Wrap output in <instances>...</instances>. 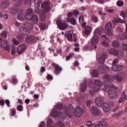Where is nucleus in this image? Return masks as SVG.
I'll list each match as a JSON object with an SVG mask.
<instances>
[{
    "label": "nucleus",
    "mask_w": 127,
    "mask_h": 127,
    "mask_svg": "<svg viewBox=\"0 0 127 127\" xmlns=\"http://www.w3.org/2000/svg\"><path fill=\"white\" fill-rule=\"evenodd\" d=\"M42 8H44V12H48L51 9L50 5H49V2L46 1L43 3L41 5Z\"/></svg>",
    "instance_id": "nucleus-12"
},
{
    "label": "nucleus",
    "mask_w": 127,
    "mask_h": 127,
    "mask_svg": "<svg viewBox=\"0 0 127 127\" xmlns=\"http://www.w3.org/2000/svg\"><path fill=\"white\" fill-rule=\"evenodd\" d=\"M44 126H45V123L44 121H42L40 125V127H44Z\"/></svg>",
    "instance_id": "nucleus-61"
},
{
    "label": "nucleus",
    "mask_w": 127,
    "mask_h": 127,
    "mask_svg": "<svg viewBox=\"0 0 127 127\" xmlns=\"http://www.w3.org/2000/svg\"><path fill=\"white\" fill-rule=\"evenodd\" d=\"M70 23L71 24H72V25H76V19H75L74 18H71L70 19Z\"/></svg>",
    "instance_id": "nucleus-44"
},
{
    "label": "nucleus",
    "mask_w": 127,
    "mask_h": 127,
    "mask_svg": "<svg viewBox=\"0 0 127 127\" xmlns=\"http://www.w3.org/2000/svg\"><path fill=\"white\" fill-rule=\"evenodd\" d=\"M107 11L109 12V13H112V12H114V10L113 9H107Z\"/></svg>",
    "instance_id": "nucleus-60"
},
{
    "label": "nucleus",
    "mask_w": 127,
    "mask_h": 127,
    "mask_svg": "<svg viewBox=\"0 0 127 127\" xmlns=\"http://www.w3.org/2000/svg\"><path fill=\"white\" fill-rule=\"evenodd\" d=\"M125 76H126V74H125L124 72H121L114 75L113 78L115 80H116V81H118V82H122V81H123V79L125 78Z\"/></svg>",
    "instance_id": "nucleus-11"
},
{
    "label": "nucleus",
    "mask_w": 127,
    "mask_h": 127,
    "mask_svg": "<svg viewBox=\"0 0 127 127\" xmlns=\"http://www.w3.org/2000/svg\"><path fill=\"white\" fill-rule=\"evenodd\" d=\"M17 39L19 40V41H22V40H23V37L21 35H18L17 36Z\"/></svg>",
    "instance_id": "nucleus-53"
},
{
    "label": "nucleus",
    "mask_w": 127,
    "mask_h": 127,
    "mask_svg": "<svg viewBox=\"0 0 127 127\" xmlns=\"http://www.w3.org/2000/svg\"><path fill=\"white\" fill-rule=\"evenodd\" d=\"M103 78L105 79L103 82V84L105 86L103 88L104 91L108 92V95L110 99H116L118 97V92L115 90L118 88L112 83V76L110 74H105Z\"/></svg>",
    "instance_id": "nucleus-1"
},
{
    "label": "nucleus",
    "mask_w": 127,
    "mask_h": 127,
    "mask_svg": "<svg viewBox=\"0 0 127 127\" xmlns=\"http://www.w3.org/2000/svg\"><path fill=\"white\" fill-rule=\"evenodd\" d=\"M91 31H92V28L89 26H86L83 31V33L85 35H89L90 33H91Z\"/></svg>",
    "instance_id": "nucleus-24"
},
{
    "label": "nucleus",
    "mask_w": 127,
    "mask_h": 127,
    "mask_svg": "<svg viewBox=\"0 0 127 127\" xmlns=\"http://www.w3.org/2000/svg\"><path fill=\"white\" fill-rule=\"evenodd\" d=\"M5 103L6 104V105H7V107H8V108L10 107V101H9L8 99L5 100Z\"/></svg>",
    "instance_id": "nucleus-50"
},
{
    "label": "nucleus",
    "mask_w": 127,
    "mask_h": 127,
    "mask_svg": "<svg viewBox=\"0 0 127 127\" xmlns=\"http://www.w3.org/2000/svg\"><path fill=\"white\" fill-rule=\"evenodd\" d=\"M13 43L15 45H18L19 44V41H18L15 39H13Z\"/></svg>",
    "instance_id": "nucleus-54"
},
{
    "label": "nucleus",
    "mask_w": 127,
    "mask_h": 127,
    "mask_svg": "<svg viewBox=\"0 0 127 127\" xmlns=\"http://www.w3.org/2000/svg\"><path fill=\"white\" fill-rule=\"evenodd\" d=\"M122 48L125 51H127V44L126 43H124L122 44Z\"/></svg>",
    "instance_id": "nucleus-49"
},
{
    "label": "nucleus",
    "mask_w": 127,
    "mask_h": 127,
    "mask_svg": "<svg viewBox=\"0 0 127 127\" xmlns=\"http://www.w3.org/2000/svg\"><path fill=\"white\" fill-rule=\"evenodd\" d=\"M53 124V120L51 118H49L47 122V127H50Z\"/></svg>",
    "instance_id": "nucleus-35"
},
{
    "label": "nucleus",
    "mask_w": 127,
    "mask_h": 127,
    "mask_svg": "<svg viewBox=\"0 0 127 127\" xmlns=\"http://www.w3.org/2000/svg\"><path fill=\"white\" fill-rule=\"evenodd\" d=\"M101 107L103 108V110L105 113H108L110 111V105L105 102L102 103V106Z\"/></svg>",
    "instance_id": "nucleus-20"
},
{
    "label": "nucleus",
    "mask_w": 127,
    "mask_h": 127,
    "mask_svg": "<svg viewBox=\"0 0 127 127\" xmlns=\"http://www.w3.org/2000/svg\"><path fill=\"white\" fill-rule=\"evenodd\" d=\"M94 84L98 87H101L102 86V82L99 79H96L94 81Z\"/></svg>",
    "instance_id": "nucleus-36"
},
{
    "label": "nucleus",
    "mask_w": 127,
    "mask_h": 127,
    "mask_svg": "<svg viewBox=\"0 0 127 127\" xmlns=\"http://www.w3.org/2000/svg\"><path fill=\"white\" fill-rule=\"evenodd\" d=\"M123 66L122 65H120V64H116V65H113L112 66V70H113V71H122V70H123Z\"/></svg>",
    "instance_id": "nucleus-22"
},
{
    "label": "nucleus",
    "mask_w": 127,
    "mask_h": 127,
    "mask_svg": "<svg viewBox=\"0 0 127 127\" xmlns=\"http://www.w3.org/2000/svg\"><path fill=\"white\" fill-rule=\"evenodd\" d=\"M52 115L55 118H57V117H59L61 115V112L60 111L56 110L53 111Z\"/></svg>",
    "instance_id": "nucleus-32"
},
{
    "label": "nucleus",
    "mask_w": 127,
    "mask_h": 127,
    "mask_svg": "<svg viewBox=\"0 0 127 127\" xmlns=\"http://www.w3.org/2000/svg\"><path fill=\"white\" fill-rule=\"evenodd\" d=\"M105 31L107 35L111 36L113 35V25L112 23L109 22L105 26Z\"/></svg>",
    "instance_id": "nucleus-7"
},
{
    "label": "nucleus",
    "mask_w": 127,
    "mask_h": 127,
    "mask_svg": "<svg viewBox=\"0 0 127 127\" xmlns=\"http://www.w3.org/2000/svg\"><path fill=\"white\" fill-rule=\"evenodd\" d=\"M98 72L100 74L107 72V67L104 64L99 65L98 67Z\"/></svg>",
    "instance_id": "nucleus-18"
},
{
    "label": "nucleus",
    "mask_w": 127,
    "mask_h": 127,
    "mask_svg": "<svg viewBox=\"0 0 127 127\" xmlns=\"http://www.w3.org/2000/svg\"><path fill=\"white\" fill-rule=\"evenodd\" d=\"M87 90V82H84L81 83L80 91L81 92H85Z\"/></svg>",
    "instance_id": "nucleus-25"
},
{
    "label": "nucleus",
    "mask_w": 127,
    "mask_h": 127,
    "mask_svg": "<svg viewBox=\"0 0 127 127\" xmlns=\"http://www.w3.org/2000/svg\"><path fill=\"white\" fill-rule=\"evenodd\" d=\"M73 32V30H70L65 33V36L67 37V39H69V40H72V39H73V35H74Z\"/></svg>",
    "instance_id": "nucleus-21"
},
{
    "label": "nucleus",
    "mask_w": 127,
    "mask_h": 127,
    "mask_svg": "<svg viewBox=\"0 0 127 127\" xmlns=\"http://www.w3.org/2000/svg\"><path fill=\"white\" fill-rule=\"evenodd\" d=\"M52 65L55 69V74H56V75H59L60 73H61V71H62V67H61V66L59 64H55V63H53Z\"/></svg>",
    "instance_id": "nucleus-9"
},
{
    "label": "nucleus",
    "mask_w": 127,
    "mask_h": 127,
    "mask_svg": "<svg viewBox=\"0 0 127 127\" xmlns=\"http://www.w3.org/2000/svg\"><path fill=\"white\" fill-rule=\"evenodd\" d=\"M20 11V9L14 7L11 10V13L14 15V14H16V13H18Z\"/></svg>",
    "instance_id": "nucleus-31"
},
{
    "label": "nucleus",
    "mask_w": 127,
    "mask_h": 127,
    "mask_svg": "<svg viewBox=\"0 0 127 127\" xmlns=\"http://www.w3.org/2000/svg\"><path fill=\"white\" fill-rule=\"evenodd\" d=\"M109 53L112 55H116L119 58H122L124 55V52L118 51L114 48L110 49L109 51Z\"/></svg>",
    "instance_id": "nucleus-6"
},
{
    "label": "nucleus",
    "mask_w": 127,
    "mask_h": 127,
    "mask_svg": "<svg viewBox=\"0 0 127 127\" xmlns=\"http://www.w3.org/2000/svg\"><path fill=\"white\" fill-rule=\"evenodd\" d=\"M72 13L73 15H78V14H79V11L77 10H74Z\"/></svg>",
    "instance_id": "nucleus-57"
},
{
    "label": "nucleus",
    "mask_w": 127,
    "mask_h": 127,
    "mask_svg": "<svg viewBox=\"0 0 127 127\" xmlns=\"http://www.w3.org/2000/svg\"><path fill=\"white\" fill-rule=\"evenodd\" d=\"M10 114L12 117H13V116H15V114H16V110H15V109H11Z\"/></svg>",
    "instance_id": "nucleus-47"
},
{
    "label": "nucleus",
    "mask_w": 127,
    "mask_h": 127,
    "mask_svg": "<svg viewBox=\"0 0 127 127\" xmlns=\"http://www.w3.org/2000/svg\"><path fill=\"white\" fill-rule=\"evenodd\" d=\"M25 27L28 30H31L33 28V25L30 23H26L25 24Z\"/></svg>",
    "instance_id": "nucleus-30"
},
{
    "label": "nucleus",
    "mask_w": 127,
    "mask_h": 127,
    "mask_svg": "<svg viewBox=\"0 0 127 127\" xmlns=\"http://www.w3.org/2000/svg\"><path fill=\"white\" fill-rule=\"evenodd\" d=\"M39 27L41 30H44L46 27V25L44 23H40Z\"/></svg>",
    "instance_id": "nucleus-39"
},
{
    "label": "nucleus",
    "mask_w": 127,
    "mask_h": 127,
    "mask_svg": "<svg viewBox=\"0 0 127 127\" xmlns=\"http://www.w3.org/2000/svg\"><path fill=\"white\" fill-rule=\"evenodd\" d=\"M56 108L58 110H62L63 109V105L62 104H59L56 105Z\"/></svg>",
    "instance_id": "nucleus-48"
},
{
    "label": "nucleus",
    "mask_w": 127,
    "mask_h": 127,
    "mask_svg": "<svg viewBox=\"0 0 127 127\" xmlns=\"http://www.w3.org/2000/svg\"><path fill=\"white\" fill-rule=\"evenodd\" d=\"M15 4L17 5V6H20V5H21V2L20 1H17Z\"/></svg>",
    "instance_id": "nucleus-62"
},
{
    "label": "nucleus",
    "mask_w": 127,
    "mask_h": 127,
    "mask_svg": "<svg viewBox=\"0 0 127 127\" xmlns=\"http://www.w3.org/2000/svg\"><path fill=\"white\" fill-rule=\"evenodd\" d=\"M22 9H20V11L18 13L17 19L22 21L24 19V14L22 12Z\"/></svg>",
    "instance_id": "nucleus-23"
},
{
    "label": "nucleus",
    "mask_w": 127,
    "mask_h": 127,
    "mask_svg": "<svg viewBox=\"0 0 127 127\" xmlns=\"http://www.w3.org/2000/svg\"><path fill=\"white\" fill-rule=\"evenodd\" d=\"M20 32L23 35H28V34H29L30 31L28 30V29H27L26 27L24 26L20 28Z\"/></svg>",
    "instance_id": "nucleus-19"
},
{
    "label": "nucleus",
    "mask_w": 127,
    "mask_h": 127,
    "mask_svg": "<svg viewBox=\"0 0 127 127\" xmlns=\"http://www.w3.org/2000/svg\"><path fill=\"white\" fill-rule=\"evenodd\" d=\"M56 23L61 30H65L68 27V24L65 21H62L60 18H58L56 21Z\"/></svg>",
    "instance_id": "nucleus-5"
},
{
    "label": "nucleus",
    "mask_w": 127,
    "mask_h": 127,
    "mask_svg": "<svg viewBox=\"0 0 127 127\" xmlns=\"http://www.w3.org/2000/svg\"><path fill=\"white\" fill-rule=\"evenodd\" d=\"M101 38H103L105 40H106V41H107V40H108V37H107L106 35H102L101 36Z\"/></svg>",
    "instance_id": "nucleus-59"
},
{
    "label": "nucleus",
    "mask_w": 127,
    "mask_h": 127,
    "mask_svg": "<svg viewBox=\"0 0 127 127\" xmlns=\"http://www.w3.org/2000/svg\"><path fill=\"white\" fill-rule=\"evenodd\" d=\"M99 125L100 126H102V127H108L109 125L102 121H99L98 122Z\"/></svg>",
    "instance_id": "nucleus-40"
},
{
    "label": "nucleus",
    "mask_w": 127,
    "mask_h": 127,
    "mask_svg": "<svg viewBox=\"0 0 127 127\" xmlns=\"http://www.w3.org/2000/svg\"><path fill=\"white\" fill-rule=\"evenodd\" d=\"M99 43V37L96 36H93L91 38V45L93 47H94V49H97V44Z\"/></svg>",
    "instance_id": "nucleus-10"
},
{
    "label": "nucleus",
    "mask_w": 127,
    "mask_h": 127,
    "mask_svg": "<svg viewBox=\"0 0 127 127\" xmlns=\"http://www.w3.org/2000/svg\"><path fill=\"white\" fill-rule=\"evenodd\" d=\"M118 62H119V60L117 59H115L113 62V66H114V65H117Z\"/></svg>",
    "instance_id": "nucleus-55"
},
{
    "label": "nucleus",
    "mask_w": 127,
    "mask_h": 127,
    "mask_svg": "<svg viewBox=\"0 0 127 127\" xmlns=\"http://www.w3.org/2000/svg\"><path fill=\"white\" fill-rule=\"evenodd\" d=\"M47 79L48 80H52V79H53V77H52V76H51V75L48 74V75L47 76Z\"/></svg>",
    "instance_id": "nucleus-58"
},
{
    "label": "nucleus",
    "mask_w": 127,
    "mask_h": 127,
    "mask_svg": "<svg viewBox=\"0 0 127 127\" xmlns=\"http://www.w3.org/2000/svg\"><path fill=\"white\" fill-rule=\"evenodd\" d=\"M45 67L42 66L41 69V73H43V72H45Z\"/></svg>",
    "instance_id": "nucleus-63"
},
{
    "label": "nucleus",
    "mask_w": 127,
    "mask_h": 127,
    "mask_svg": "<svg viewBox=\"0 0 127 127\" xmlns=\"http://www.w3.org/2000/svg\"><path fill=\"white\" fill-rule=\"evenodd\" d=\"M24 2L25 5L30 4L31 7L34 6L36 12L38 13L40 12V9H39L40 1L39 0H24Z\"/></svg>",
    "instance_id": "nucleus-3"
},
{
    "label": "nucleus",
    "mask_w": 127,
    "mask_h": 127,
    "mask_svg": "<svg viewBox=\"0 0 127 127\" xmlns=\"http://www.w3.org/2000/svg\"><path fill=\"white\" fill-rule=\"evenodd\" d=\"M12 82L13 84H16V83H17V79L15 77H13L12 78Z\"/></svg>",
    "instance_id": "nucleus-56"
},
{
    "label": "nucleus",
    "mask_w": 127,
    "mask_h": 127,
    "mask_svg": "<svg viewBox=\"0 0 127 127\" xmlns=\"http://www.w3.org/2000/svg\"><path fill=\"white\" fill-rule=\"evenodd\" d=\"M27 13L25 16V18L27 20H31L33 15V13H32V9L30 8H28L27 10Z\"/></svg>",
    "instance_id": "nucleus-15"
},
{
    "label": "nucleus",
    "mask_w": 127,
    "mask_h": 127,
    "mask_svg": "<svg viewBox=\"0 0 127 127\" xmlns=\"http://www.w3.org/2000/svg\"><path fill=\"white\" fill-rule=\"evenodd\" d=\"M92 20L94 21V22H98V17L95 15H92L91 16Z\"/></svg>",
    "instance_id": "nucleus-46"
},
{
    "label": "nucleus",
    "mask_w": 127,
    "mask_h": 127,
    "mask_svg": "<svg viewBox=\"0 0 127 127\" xmlns=\"http://www.w3.org/2000/svg\"><path fill=\"white\" fill-rule=\"evenodd\" d=\"M100 91V87H96L95 88H93L92 90H91L89 92V94L91 96H93V95H94V94L97 92H99Z\"/></svg>",
    "instance_id": "nucleus-27"
},
{
    "label": "nucleus",
    "mask_w": 127,
    "mask_h": 127,
    "mask_svg": "<svg viewBox=\"0 0 127 127\" xmlns=\"http://www.w3.org/2000/svg\"><path fill=\"white\" fill-rule=\"evenodd\" d=\"M92 75L93 77H98L99 76V73H98V71L96 70H93L92 72Z\"/></svg>",
    "instance_id": "nucleus-41"
},
{
    "label": "nucleus",
    "mask_w": 127,
    "mask_h": 127,
    "mask_svg": "<svg viewBox=\"0 0 127 127\" xmlns=\"http://www.w3.org/2000/svg\"><path fill=\"white\" fill-rule=\"evenodd\" d=\"M4 105H5L4 100L1 99L0 100V106H1L2 107L4 106Z\"/></svg>",
    "instance_id": "nucleus-51"
},
{
    "label": "nucleus",
    "mask_w": 127,
    "mask_h": 127,
    "mask_svg": "<svg viewBox=\"0 0 127 127\" xmlns=\"http://www.w3.org/2000/svg\"><path fill=\"white\" fill-rule=\"evenodd\" d=\"M64 113L66 116H67L68 118L71 119L73 114L76 118H80L82 116V108L80 106H77L76 108V109L73 108L72 105L69 104L67 107L65 106L64 108Z\"/></svg>",
    "instance_id": "nucleus-2"
},
{
    "label": "nucleus",
    "mask_w": 127,
    "mask_h": 127,
    "mask_svg": "<svg viewBox=\"0 0 127 127\" xmlns=\"http://www.w3.org/2000/svg\"><path fill=\"white\" fill-rule=\"evenodd\" d=\"M104 102V98L102 97H99L95 99V104L97 107H101L103 106Z\"/></svg>",
    "instance_id": "nucleus-17"
},
{
    "label": "nucleus",
    "mask_w": 127,
    "mask_h": 127,
    "mask_svg": "<svg viewBox=\"0 0 127 127\" xmlns=\"http://www.w3.org/2000/svg\"><path fill=\"white\" fill-rule=\"evenodd\" d=\"M112 46L113 47H119L120 46V43L117 41H114L112 43Z\"/></svg>",
    "instance_id": "nucleus-38"
},
{
    "label": "nucleus",
    "mask_w": 127,
    "mask_h": 127,
    "mask_svg": "<svg viewBox=\"0 0 127 127\" xmlns=\"http://www.w3.org/2000/svg\"><path fill=\"white\" fill-rule=\"evenodd\" d=\"M124 3H125L124 2V1H118L117 2V5H118V6H123Z\"/></svg>",
    "instance_id": "nucleus-45"
},
{
    "label": "nucleus",
    "mask_w": 127,
    "mask_h": 127,
    "mask_svg": "<svg viewBox=\"0 0 127 127\" xmlns=\"http://www.w3.org/2000/svg\"><path fill=\"white\" fill-rule=\"evenodd\" d=\"M1 37L2 38H6L7 37V32L6 31H3L1 33Z\"/></svg>",
    "instance_id": "nucleus-37"
},
{
    "label": "nucleus",
    "mask_w": 127,
    "mask_h": 127,
    "mask_svg": "<svg viewBox=\"0 0 127 127\" xmlns=\"http://www.w3.org/2000/svg\"><path fill=\"white\" fill-rule=\"evenodd\" d=\"M26 42L30 44L31 43H35V36H28L26 38Z\"/></svg>",
    "instance_id": "nucleus-16"
},
{
    "label": "nucleus",
    "mask_w": 127,
    "mask_h": 127,
    "mask_svg": "<svg viewBox=\"0 0 127 127\" xmlns=\"http://www.w3.org/2000/svg\"><path fill=\"white\" fill-rule=\"evenodd\" d=\"M91 113L94 117H100L102 115V112L96 106H92L91 108Z\"/></svg>",
    "instance_id": "nucleus-8"
},
{
    "label": "nucleus",
    "mask_w": 127,
    "mask_h": 127,
    "mask_svg": "<svg viewBox=\"0 0 127 127\" xmlns=\"http://www.w3.org/2000/svg\"><path fill=\"white\" fill-rule=\"evenodd\" d=\"M74 53H69L68 56L70 57V58H73L74 57Z\"/></svg>",
    "instance_id": "nucleus-64"
},
{
    "label": "nucleus",
    "mask_w": 127,
    "mask_h": 127,
    "mask_svg": "<svg viewBox=\"0 0 127 127\" xmlns=\"http://www.w3.org/2000/svg\"><path fill=\"white\" fill-rule=\"evenodd\" d=\"M57 124L59 127H65V125L61 121H58Z\"/></svg>",
    "instance_id": "nucleus-43"
},
{
    "label": "nucleus",
    "mask_w": 127,
    "mask_h": 127,
    "mask_svg": "<svg viewBox=\"0 0 127 127\" xmlns=\"http://www.w3.org/2000/svg\"><path fill=\"white\" fill-rule=\"evenodd\" d=\"M1 7L2 9H5L8 7V3L7 2H2L1 3Z\"/></svg>",
    "instance_id": "nucleus-34"
},
{
    "label": "nucleus",
    "mask_w": 127,
    "mask_h": 127,
    "mask_svg": "<svg viewBox=\"0 0 127 127\" xmlns=\"http://www.w3.org/2000/svg\"><path fill=\"white\" fill-rule=\"evenodd\" d=\"M107 57H108V54L107 53H103L102 55L98 59L99 64H104L105 60L107 59Z\"/></svg>",
    "instance_id": "nucleus-14"
},
{
    "label": "nucleus",
    "mask_w": 127,
    "mask_h": 127,
    "mask_svg": "<svg viewBox=\"0 0 127 127\" xmlns=\"http://www.w3.org/2000/svg\"><path fill=\"white\" fill-rule=\"evenodd\" d=\"M122 22H123V20L120 18H115L112 21V23L114 24H116V23H122Z\"/></svg>",
    "instance_id": "nucleus-33"
},
{
    "label": "nucleus",
    "mask_w": 127,
    "mask_h": 127,
    "mask_svg": "<svg viewBox=\"0 0 127 127\" xmlns=\"http://www.w3.org/2000/svg\"><path fill=\"white\" fill-rule=\"evenodd\" d=\"M27 46L26 44H22L18 46L17 48V53L18 54H21L22 53H23L25 50H26Z\"/></svg>",
    "instance_id": "nucleus-13"
},
{
    "label": "nucleus",
    "mask_w": 127,
    "mask_h": 127,
    "mask_svg": "<svg viewBox=\"0 0 127 127\" xmlns=\"http://www.w3.org/2000/svg\"><path fill=\"white\" fill-rule=\"evenodd\" d=\"M117 31L121 33L117 35L118 39H119L120 40H123V39H127V24H126L125 30L124 28L119 27L118 28Z\"/></svg>",
    "instance_id": "nucleus-4"
},
{
    "label": "nucleus",
    "mask_w": 127,
    "mask_h": 127,
    "mask_svg": "<svg viewBox=\"0 0 127 127\" xmlns=\"http://www.w3.org/2000/svg\"><path fill=\"white\" fill-rule=\"evenodd\" d=\"M0 46L2 47L3 48H5V49H7V41L5 40L2 41L0 43Z\"/></svg>",
    "instance_id": "nucleus-29"
},
{
    "label": "nucleus",
    "mask_w": 127,
    "mask_h": 127,
    "mask_svg": "<svg viewBox=\"0 0 127 127\" xmlns=\"http://www.w3.org/2000/svg\"><path fill=\"white\" fill-rule=\"evenodd\" d=\"M101 34H102V32L101 30H100V29L99 28H97L96 29V30L94 32V36H101Z\"/></svg>",
    "instance_id": "nucleus-28"
},
{
    "label": "nucleus",
    "mask_w": 127,
    "mask_h": 127,
    "mask_svg": "<svg viewBox=\"0 0 127 127\" xmlns=\"http://www.w3.org/2000/svg\"><path fill=\"white\" fill-rule=\"evenodd\" d=\"M86 125L88 127H92V126H94V124H92V121H89L87 122Z\"/></svg>",
    "instance_id": "nucleus-52"
},
{
    "label": "nucleus",
    "mask_w": 127,
    "mask_h": 127,
    "mask_svg": "<svg viewBox=\"0 0 127 127\" xmlns=\"http://www.w3.org/2000/svg\"><path fill=\"white\" fill-rule=\"evenodd\" d=\"M17 110L18 112H22L23 111V106L21 105H19L17 106Z\"/></svg>",
    "instance_id": "nucleus-42"
},
{
    "label": "nucleus",
    "mask_w": 127,
    "mask_h": 127,
    "mask_svg": "<svg viewBox=\"0 0 127 127\" xmlns=\"http://www.w3.org/2000/svg\"><path fill=\"white\" fill-rule=\"evenodd\" d=\"M31 20L33 23L34 24H36L38 22V16L36 15H33L32 16V18H31Z\"/></svg>",
    "instance_id": "nucleus-26"
}]
</instances>
